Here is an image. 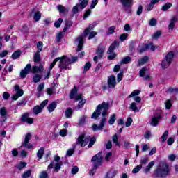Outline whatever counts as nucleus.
<instances>
[{
    "label": "nucleus",
    "instance_id": "nucleus-8",
    "mask_svg": "<svg viewBox=\"0 0 178 178\" xmlns=\"http://www.w3.org/2000/svg\"><path fill=\"white\" fill-rule=\"evenodd\" d=\"M117 47H119V42L117 41H114L110 46L107 51V54H109V60H112V59H115L116 58V54L113 53V51H115V48H116Z\"/></svg>",
    "mask_w": 178,
    "mask_h": 178
},
{
    "label": "nucleus",
    "instance_id": "nucleus-1",
    "mask_svg": "<svg viewBox=\"0 0 178 178\" xmlns=\"http://www.w3.org/2000/svg\"><path fill=\"white\" fill-rule=\"evenodd\" d=\"M78 58L77 57H72V58H69L66 57L65 56H63V57H58L56 59L54 60L52 63L50 64L49 70H52L54 69V67L55 65H56V62L60 60L59 63V67L61 69H67L68 65H72V63H74V62H76Z\"/></svg>",
    "mask_w": 178,
    "mask_h": 178
},
{
    "label": "nucleus",
    "instance_id": "nucleus-16",
    "mask_svg": "<svg viewBox=\"0 0 178 178\" xmlns=\"http://www.w3.org/2000/svg\"><path fill=\"white\" fill-rule=\"evenodd\" d=\"M107 84L108 88H115L116 87V78L114 75L108 76Z\"/></svg>",
    "mask_w": 178,
    "mask_h": 178
},
{
    "label": "nucleus",
    "instance_id": "nucleus-11",
    "mask_svg": "<svg viewBox=\"0 0 178 178\" xmlns=\"http://www.w3.org/2000/svg\"><path fill=\"white\" fill-rule=\"evenodd\" d=\"M30 138H31V134L30 133H28L25 136V139L24 142L22 143V147H25L26 148H28V149H33V145H31V143H29L30 141Z\"/></svg>",
    "mask_w": 178,
    "mask_h": 178
},
{
    "label": "nucleus",
    "instance_id": "nucleus-7",
    "mask_svg": "<svg viewBox=\"0 0 178 178\" xmlns=\"http://www.w3.org/2000/svg\"><path fill=\"white\" fill-rule=\"evenodd\" d=\"M173 58H175V54L173 51H170L163 59L161 62L162 69H168V66H170V63L173 62Z\"/></svg>",
    "mask_w": 178,
    "mask_h": 178
},
{
    "label": "nucleus",
    "instance_id": "nucleus-15",
    "mask_svg": "<svg viewBox=\"0 0 178 178\" xmlns=\"http://www.w3.org/2000/svg\"><path fill=\"white\" fill-rule=\"evenodd\" d=\"M60 157L59 156H54V162H56L54 165V172H59L60 170V168L62 167L63 163L60 161Z\"/></svg>",
    "mask_w": 178,
    "mask_h": 178
},
{
    "label": "nucleus",
    "instance_id": "nucleus-50",
    "mask_svg": "<svg viewBox=\"0 0 178 178\" xmlns=\"http://www.w3.org/2000/svg\"><path fill=\"white\" fill-rule=\"evenodd\" d=\"M63 22V19L59 18L58 20H57L54 23V26L56 27V29H59V27H60V24H62Z\"/></svg>",
    "mask_w": 178,
    "mask_h": 178
},
{
    "label": "nucleus",
    "instance_id": "nucleus-29",
    "mask_svg": "<svg viewBox=\"0 0 178 178\" xmlns=\"http://www.w3.org/2000/svg\"><path fill=\"white\" fill-rule=\"evenodd\" d=\"M129 108L134 112H140V109H141V107H137V104H136V102H132Z\"/></svg>",
    "mask_w": 178,
    "mask_h": 178
},
{
    "label": "nucleus",
    "instance_id": "nucleus-40",
    "mask_svg": "<svg viewBox=\"0 0 178 178\" xmlns=\"http://www.w3.org/2000/svg\"><path fill=\"white\" fill-rule=\"evenodd\" d=\"M161 35H162V32L161 31H157L152 35V38L153 40H158Z\"/></svg>",
    "mask_w": 178,
    "mask_h": 178
},
{
    "label": "nucleus",
    "instance_id": "nucleus-5",
    "mask_svg": "<svg viewBox=\"0 0 178 178\" xmlns=\"http://www.w3.org/2000/svg\"><path fill=\"white\" fill-rule=\"evenodd\" d=\"M102 153L99 152L95 154L92 158L91 161L93 163V168L90 171L89 175L90 176H94V173H95V170L99 168V166L102 165V162L104 161V157H102Z\"/></svg>",
    "mask_w": 178,
    "mask_h": 178
},
{
    "label": "nucleus",
    "instance_id": "nucleus-13",
    "mask_svg": "<svg viewBox=\"0 0 178 178\" xmlns=\"http://www.w3.org/2000/svg\"><path fill=\"white\" fill-rule=\"evenodd\" d=\"M76 94H77V87L74 86V88L71 90V92L70 94V99H73L75 98V101H80L83 95L79 94L76 97Z\"/></svg>",
    "mask_w": 178,
    "mask_h": 178
},
{
    "label": "nucleus",
    "instance_id": "nucleus-57",
    "mask_svg": "<svg viewBox=\"0 0 178 178\" xmlns=\"http://www.w3.org/2000/svg\"><path fill=\"white\" fill-rule=\"evenodd\" d=\"M37 48H38L37 52L40 53L41 52V51H42V42L40 41L38 42Z\"/></svg>",
    "mask_w": 178,
    "mask_h": 178
},
{
    "label": "nucleus",
    "instance_id": "nucleus-39",
    "mask_svg": "<svg viewBox=\"0 0 178 178\" xmlns=\"http://www.w3.org/2000/svg\"><path fill=\"white\" fill-rule=\"evenodd\" d=\"M169 136V131H165L163 134L161 136L162 143H165L168 140V137Z\"/></svg>",
    "mask_w": 178,
    "mask_h": 178
},
{
    "label": "nucleus",
    "instance_id": "nucleus-23",
    "mask_svg": "<svg viewBox=\"0 0 178 178\" xmlns=\"http://www.w3.org/2000/svg\"><path fill=\"white\" fill-rule=\"evenodd\" d=\"M123 8H130L133 5L134 0H120Z\"/></svg>",
    "mask_w": 178,
    "mask_h": 178
},
{
    "label": "nucleus",
    "instance_id": "nucleus-3",
    "mask_svg": "<svg viewBox=\"0 0 178 178\" xmlns=\"http://www.w3.org/2000/svg\"><path fill=\"white\" fill-rule=\"evenodd\" d=\"M109 108H111V103L103 102L97 106L96 110L91 115V119H97L99 118L101 112L102 116H106L108 115V110Z\"/></svg>",
    "mask_w": 178,
    "mask_h": 178
},
{
    "label": "nucleus",
    "instance_id": "nucleus-51",
    "mask_svg": "<svg viewBox=\"0 0 178 178\" xmlns=\"http://www.w3.org/2000/svg\"><path fill=\"white\" fill-rule=\"evenodd\" d=\"M27 163L26 162H20L17 165V169L19 170H22V169H24V168H26Z\"/></svg>",
    "mask_w": 178,
    "mask_h": 178
},
{
    "label": "nucleus",
    "instance_id": "nucleus-41",
    "mask_svg": "<svg viewBox=\"0 0 178 178\" xmlns=\"http://www.w3.org/2000/svg\"><path fill=\"white\" fill-rule=\"evenodd\" d=\"M40 60H41V56L40 55V53L37 51V53L34 55L33 61L38 63Z\"/></svg>",
    "mask_w": 178,
    "mask_h": 178
},
{
    "label": "nucleus",
    "instance_id": "nucleus-64",
    "mask_svg": "<svg viewBox=\"0 0 178 178\" xmlns=\"http://www.w3.org/2000/svg\"><path fill=\"white\" fill-rule=\"evenodd\" d=\"M84 104H86V99H82L78 104L79 108H83L84 106Z\"/></svg>",
    "mask_w": 178,
    "mask_h": 178
},
{
    "label": "nucleus",
    "instance_id": "nucleus-36",
    "mask_svg": "<svg viewBox=\"0 0 178 178\" xmlns=\"http://www.w3.org/2000/svg\"><path fill=\"white\" fill-rule=\"evenodd\" d=\"M94 27H95V24H90L88 28H87L84 32H83V34L84 35H87L90 31H91V30H93L94 29Z\"/></svg>",
    "mask_w": 178,
    "mask_h": 178
},
{
    "label": "nucleus",
    "instance_id": "nucleus-22",
    "mask_svg": "<svg viewBox=\"0 0 178 178\" xmlns=\"http://www.w3.org/2000/svg\"><path fill=\"white\" fill-rule=\"evenodd\" d=\"M178 20V16L175 15L172 17L170 24L168 25L169 30H173L175 29V24H176V22Z\"/></svg>",
    "mask_w": 178,
    "mask_h": 178
},
{
    "label": "nucleus",
    "instance_id": "nucleus-10",
    "mask_svg": "<svg viewBox=\"0 0 178 178\" xmlns=\"http://www.w3.org/2000/svg\"><path fill=\"white\" fill-rule=\"evenodd\" d=\"M47 105H48V99H46V100L43 101L40 104V105L35 106L33 108V113H35V115H38V113H41L42 112V109H44V108H45V106H47Z\"/></svg>",
    "mask_w": 178,
    "mask_h": 178
},
{
    "label": "nucleus",
    "instance_id": "nucleus-24",
    "mask_svg": "<svg viewBox=\"0 0 178 178\" xmlns=\"http://www.w3.org/2000/svg\"><path fill=\"white\" fill-rule=\"evenodd\" d=\"M155 165V161H152L149 163V164L144 168H143V172L145 174L149 173L150 172L151 168Z\"/></svg>",
    "mask_w": 178,
    "mask_h": 178
},
{
    "label": "nucleus",
    "instance_id": "nucleus-38",
    "mask_svg": "<svg viewBox=\"0 0 178 178\" xmlns=\"http://www.w3.org/2000/svg\"><path fill=\"white\" fill-rule=\"evenodd\" d=\"M22 54V51H15L12 56H11V58L12 59H17V58H19L20 57V55Z\"/></svg>",
    "mask_w": 178,
    "mask_h": 178
},
{
    "label": "nucleus",
    "instance_id": "nucleus-20",
    "mask_svg": "<svg viewBox=\"0 0 178 178\" xmlns=\"http://www.w3.org/2000/svg\"><path fill=\"white\" fill-rule=\"evenodd\" d=\"M0 115L3 122L8 119V110L6 109V107H1L0 108Z\"/></svg>",
    "mask_w": 178,
    "mask_h": 178
},
{
    "label": "nucleus",
    "instance_id": "nucleus-17",
    "mask_svg": "<svg viewBox=\"0 0 178 178\" xmlns=\"http://www.w3.org/2000/svg\"><path fill=\"white\" fill-rule=\"evenodd\" d=\"M162 116L157 115L152 118V120L149 121V124L153 126V127H156L159 123V120H161Z\"/></svg>",
    "mask_w": 178,
    "mask_h": 178
},
{
    "label": "nucleus",
    "instance_id": "nucleus-19",
    "mask_svg": "<svg viewBox=\"0 0 178 178\" xmlns=\"http://www.w3.org/2000/svg\"><path fill=\"white\" fill-rule=\"evenodd\" d=\"M147 74V68L145 67H143L139 72V76L143 77L144 80H149L151 76Z\"/></svg>",
    "mask_w": 178,
    "mask_h": 178
},
{
    "label": "nucleus",
    "instance_id": "nucleus-43",
    "mask_svg": "<svg viewBox=\"0 0 178 178\" xmlns=\"http://www.w3.org/2000/svg\"><path fill=\"white\" fill-rule=\"evenodd\" d=\"M62 38H63V32H59L56 35L57 42H60Z\"/></svg>",
    "mask_w": 178,
    "mask_h": 178
},
{
    "label": "nucleus",
    "instance_id": "nucleus-59",
    "mask_svg": "<svg viewBox=\"0 0 178 178\" xmlns=\"http://www.w3.org/2000/svg\"><path fill=\"white\" fill-rule=\"evenodd\" d=\"M60 136H61V137H66V136H67V130L61 129L60 131Z\"/></svg>",
    "mask_w": 178,
    "mask_h": 178
},
{
    "label": "nucleus",
    "instance_id": "nucleus-42",
    "mask_svg": "<svg viewBox=\"0 0 178 178\" xmlns=\"http://www.w3.org/2000/svg\"><path fill=\"white\" fill-rule=\"evenodd\" d=\"M70 27H72V21L67 19L65 20V25L63 29V31H66Z\"/></svg>",
    "mask_w": 178,
    "mask_h": 178
},
{
    "label": "nucleus",
    "instance_id": "nucleus-45",
    "mask_svg": "<svg viewBox=\"0 0 178 178\" xmlns=\"http://www.w3.org/2000/svg\"><path fill=\"white\" fill-rule=\"evenodd\" d=\"M141 169H143V165H138L133 169L132 173L133 174L138 173V172H140Z\"/></svg>",
    "mask_w": 178,
    "mask_h": 178
},
{
    "label": "nucleus",
    "instance_id": "nucleus-25",
    "mask_svg": "<svg viewBox=\"0 0 178 178\" xmlns=\"http://www.w3.org/2000/svg\"><path fill=\"white\" fill-rule=\"evenodd\" d=\"M57 9L60 12V13H63V15H66L69 13V8H65L62 5L58 6Z\"/></svg>",
    "mask_w": 178,
    "mask_h": 178
},
{
    "label": "nucleus",
    "instance_id": "nucleus-28",
    "mask_svg": "<svg viewBox=\"0 0 178 178\" xmlns=\"http://www.w3.org/2000/svg\"><path fill=\"white\" fill-rule=\"evenodd\" d=\"M44 152H45L44 147H40L36 154L38 161H40V159H42V156H44Z\"/></svg>",
    "mask_w": 178,
    "mask_h": 178
},
{
    "label": "nucleus",
    "instance_id": "nucleus-53",
    "mask_svg": "<svg viewBox=\"0 0 178 178\" xmlns=\"http://www.w3.org/2000/svg\"><path fill=\"white\" fill-rule=\"evenodd\" d=\"M113 143L115 144V145L119 146V139L118 138V135L115 134L113 136Z\"/></svg>",
    "mask_w": 178,
    "mask_h": 178
},
{
    "label": "nucleus",
    "instance_id": "nucleus-61",
    "mask_svg": "<svg viewBox=\"0 0 178 178\" xmlns=\"http://www.w3.org/2000/svg\"><path fill=\"white\" fill-rule=\"evenodd\" d=\"M141 13H143V6L140 5L138 7V10L136 11V15H138V16H140L141 15Z\"/></svg>",
    "mask_w": 178,
    "mask_h": 178
},
{
    "label": "nucleus",
    "instance_id": "nucleus-48",
    "mask_svg": "<svg viewBox=\"0 0 178 178\" xmlns=\"http://www.w3.org/2000/svg\"><path fill=\"white\" fill-rule=\"evenodd\" d=\"M33 19L34 20H35V22L40 21V19H41V13L36 12L34 15Z\"/></svg>",
    "mask_w": 178,
    "mask_h": 178
},
{
    "label": "nucleus",
    "instance_id": "nucleus-46",
    "mask_svg": "<svg viewBox=\"0 0 178 178\" xmlns=\"http://www.w3.org/2000/svg\"><path fill=\"white\" fill-rule=\"evenodd\" d=\"M141 92V90H134L129 96V98H133V97H136V95H138Z\"/></svg>",
    "mask_w": 178,
    "mask_h": 178
},
{
    "label": "nucleus",
    "instance_id": "nucleus-54",
    "mask_svg": "<svg viewBox=\"0 0 178 178\" xmlns=\"http://www.w3.org/2000/svg\"><path fill=\"white\" fill-rule=\"evenodd\" d=\"M29 119V113H25L23 114L21 117V121L22 122H26V120Z\"/></svg>",
    "mask_w": 178,
    "mask_h": 178
},
{
    "label": "nucleus",
    "instance_id": "nucleus-2",
    "mask_svg": "<svg viewBox=\"0 0 178 178\" xmlns=\"http://www.w3.org/2000/svg\"><path fill=\"white\" fill-rule=\"evenodd\" d=\"M97 140L91 136L87 135L86 132H83L76 139V145H81V147H86L87 144H89L88 145V148H91L94 144H95V142Z\"/></svg>",
    "mask_w": 178,
    "mask_h": 178
},
{
    "label": "nucleus",
    "instance_id": "nucleus-49",
    "mask_svg": "<svg viewBox=\"0 0 178 178\" xmlns=\"http://www.w3.org/2000/svg\"><path fill=\"white\" fill-rule=\"evenodd\" d=\"M30 176H31V170H28L27 171L24 172V174L22 175V178H29V177H30Z\"/></svg>",
    "mask_w": 178,
    "mask_h": 178
},
{
    "label": "nucleus",
    "instance_id": "nucleus-62",
    "mask_svg": "<svg viewBox=\"0 0 178 178\" xmlns=\"http://www.w3.org/2000/svg\"><path fill=\"white\" fill-rule=\"evenodd\" d=\"M165 105L167 109H170V108H172V103L170 102V100H167Z\"/></svg>",
    "mask_w": 178,
    "mask_h": 178
},
{
    "label": "nucleus",
    "instance_id": "nucleus-12",
    "mask_svg": "<svg viewBox=\"0 0 178 178\" xmlns=\"http://www.w3.org/2000/svg\"><path fill=\"white\" fill-rule=\"evenodd\" d=\"M105 51V47H98L96 51V54L93 58V60L95 63H98V59H101L104 56V52Z\"/></svg>",
    "mask_w": 178,
    "mask_h": 178
},
{
    "label": "nucleus",
    "instance_id": "nucleus-63",
    "mask_svg": "<svg viewBox=\"0 0 178 178\" xmlns=\"http://www.w3.org/2000/svg\"><path fill=\"white\" fill-rule=\"evenodd\" d=\"M129 35L127 33H123L120 36V40L123 42L124 41V40H126L127 38V36Z\"/></svg>",
    "mask_w": 178,
    "mask_h": 178
},
{
    "label": "nucleus",
    "instance_id": "nucleus-14",
    "mask_svg": "<svg viewBox=\"0 0 178 178\" xmlns=\"http://www.w3.org/2000/svg\"><path fill=\"white\" fill-rule=\"evenodd\" d=\"M105 123H106V118L104 117L100 120V124L98 126L97 124H94L92 127L93 131H98V130H102L104 129V126H105Z\"/></svg>",
    "mask_w": 178,
    "mask_h": 178
},
{
    "label": "nucleus",
    "instance_id": "nucleus-56",
    "mask_svg": "<svg viewBox=\"0 0 178 178\" xmlns=\"http://www.w3.org/2000/svg\"><path fill=\"white\" fill-rule=\"evenodd\" d=\"M133 123V118H129L125 123L126 127H130L131 126V124Z\"/></svg>",
    "mask_w": 178,
    "mask_h": 178
},
{
    "label": "nucleus",
    "instance_id": "nucleus-27",
    "mask_svg": "<svg viewBox=\"0 0 178 178\" xmlns=\"http://www.w3.org/2000/svg\"><path fill=\"white\" fill-rule=\"evenodd\" d=\"M23 94H24L23 89H20L19 90H17L16 95H13L12 98L14 101H16L19 97H23Z\"/></svg>",
    "mask_w": 178,
    "mask_h": 178
},
{
    "label": "nucleus",
    "instance_id": "nucleus-47",
    "mask_svg": "<svg viewBox=\"0 0 178 178\" xmlns=\"http://www.w3.org/2000/svg\"><path fill=\"white\" fill-rule=\"evenodd\" d=\"M33 80L34 83H38L41 80V75L35 74V76L33 77Z\"/></svg>",
    "mask_w": 178,
    "mask_h": 178
},
{
    "label": "nucleus",
    "instance_id": "nucleus-21",
    "mask_svg": "<svg viewBox=\"0 0 178 178\" xmlns=\"http://www.w3.org/2000/svg\"><path fill=\"white\" fill-rule=\"evenodd\" d=\"M151 49V51H155V49H158V46L154 45V43H149L145 46V49H142L140 50V53L144 52V51H147V49Z\"/></svg>",
    "mask_w": 178,
    "mask_h": 178
},
{
    "label": "nucleus",
    "instance_id": "nucleus-34",
    "mask_svg": "<svg viewBox=\"0 0 178 178\" xmlns=\"http://www.w3.org/2000/svg\"><path fill=\"white\" fill-rule=\"evenodd\" d=\"M130 62H131V57L127 56L121 60V64L127 65V63H130Z\"/></svg>",
    "mask_w": 178,
    "mask_h": 178
},
{
    "label": "nucleus",
    "instance_id": "nucleus-44",
    "mask_svg": "<svg viewBox=\"0 0 178 178\" xmlns=\"http://www.w3.org/2000/svg\"><path fill=\"white\" fill-rule=\"evenodd\" d=\"M74 149H76V146L74 145L72 149H70L67 151L66 156H72L73 154H74Z\"/></svg>",
    "mask_w": 178,
    "mask_h": 178
},
{
    "label": "nucleus",
    "instance_id": "nucleus-52",
    "mask_svg": "<svg viewBox=\"0 0 178 178\" xmlns=\"http://www.w3.org/2000/svg\"><path fill=\"white\" fill-rule=\"evenodd\" d=\"M156 24L157 21L156 19L155 18H152L149 22V26H151L152 27L156 26Z\"/></svg>",
    "mask_w": 178,
    "mask_h": 178
},
{
    "label": "nucleus",
    "instance_id": "nucleus-55",
    "mask_svg": "<svg viewBox=\"0 0 178 178\" xmlns=\"http://www.w3.org/2000/svg\"><path fill=\"white\" fill-rule=\"evenodd\" d=\"M91 67V63L88 62L83 67L84 72H88L90 70V68Z\"/></svg>",
    "mask_w": 178,
    "mask_h": 178
},
{
    "label": "nucleus",
    "instance_id": "nucleus-4",
    "mask_svg": "<svg viewBox=\"0 0 178 178\" xmlns=\"http://www.w3.org/2000/svg\"><path fill=\"white\" fill-rule=\"evenodd\" d=\"M42 70H44V66L42 65H40L39 67L33 66L31 68V64H27L24 69L21 70L20 76L22 79H26V76H27L30 72L35 74V73H40V72H42Z\"/></svg>",
    "mask_w": 178,
    "mask_h": 178
},
{
    "label": "nucleus",
    "instance_id": "nucleus-9",
    "mask_svg": "<svg viewBox=\"0 0 178 178\" xmlns=\"http://www.w3.org/2000/svg\"><path fill=\"white\" fill-rule=\"evenodd\" d=\"M88 5V0H82V1L80 3H77L75 6L72 8V12L74 15L76 13H79V8L80 9L83 10L86 6Z\"/></svg>",
    "mask_w": 178,
    "mask_h": 178
},
{
    "label": "nucleus",
    "instance_id": "nucleus-60",
    "mask_svg": "<svg viewBox=\"0 0 178 178\" xmlns=\"http://www.w3.org/2000/svg\"><path fill=\"white\" fill-rule=\"evenodd\" d=\"M115 33V26H111L108 28V31L107 33L108 35H111V34H113Z\"/></svg>",
    "mask_w": 178,
    "mask_h": 178
},
{
    "label": "nucleus",
    "instance_id": "nucleus-26",
    "mask_svg": "<svg viewBox=\"0 0 178 178\" xmlns=\"http://www.w3.org/2000/svg\"><path fill=\"white\" fill-rule=\"evenodd\" d=\"M159 2V0H152L150 1V3L147 6V12H150V10L154 9V6L156 5V3H158Z\"/></svg>",
    "mask_w": 178,
    "mask_h": 178
},
{
    "label": "nucleus",
    "instance_id": "nucleus-31",
    "mask_svg": "<svg viewBox=\"0 0 178 178\" xmlns=\"http://www.w3.org/2000/svg\"><path fill=\"white\" fill-rule=\"evenodd\" d=\"M115 122H116V114H113L110 116L108 124L112 126L115 124Z\"/></svg>",
    "mask_w": 178,
    "mask_h": 178
},
{
    "label": "nucleus",
    "instance_id": "nucleus-33",
    "mask_svg": "<svg viewBox=\"0 0 178 178\" xmlns=\"http://www.w3.org/2000/svg\"><path fill=\"white\" fill-rule=\"evenodd\" d=\"M149 161V158L148 156L142 157L140 159V165H141V166H143V165H147V163H148Z\"/></svg>",
    "mask_w": 178,
    "mask_h": 178
},
{
    "label": "nucleus",
    "instance_id": "nucleus-30",
    "mask_svg": "<svg viewBox=\"0 0 178 178\" xmlns=\"http://www.w3.org/2000/svg\"><path fill=\"white\" fill-rule=\"evenodd\" d=\"M56 108V102H53L51 104H49L47 106V109L49 112H54L55 111V108Z\"/></svg>",
    "mask_w": 178,
    "mask_h": 178
},
{
    "label": "nucleus",
    "instance_id": "nucleus-6",
    "mask_svg": "<svg viewBox=\"0 0 178 178\" xmlns=\"http://www.w3.org/2000/svg\"><path fill=\"white\" fill-rule=\"evenodd\" d=\"M156 177H166L169 175V166L166 163H163L162 166L156 170Z\"/></svg>",
    "mask_w": 178,
    "mask_h": 178
},
{
    "label": "nucleus",
    "instance_id": "nucleus-18",
    "mask_svg": "<svg viewBox=\"0 0 178 178\" xmlns=\"http://www.w3.org/2000/svg\"><path fill=\"white\" fill-rule=\"evenodd\" d=\"M83 41H84V38L83 36H79L76 38L75 40V44H76L77 46V49L76 51H81L83 49Z\"/></svg>",
    "mask_w": 178,
    "mask_h": 178
},
{
    "label": "nucleus",
    "instance_id": "nucleus-35",
    "mask_svg": "<svg viewBox=\"0 0 178 178\" xmlns=\"http://www.w3.org/2000/svg\"><path fill=\"white\" fill-rule=\"evenodd\" d=\"M170 8H172V3H167L163 6L161 10H163V12H166V10H169Z\"/></svg>",
    "mask_w": 178,
    "mask_h": 178
},
{
    "label": "nucleus",
    "instance_id": "nucleus-37",
    "mask_svg": "<svg viewBox=\"0 0 178 178\" xmlns=\"http://www.w3.org/2000/svg\"><path fill=\"white\" fill-rule=\"evenodd\" d=\"M72 115H73V110H72L71 108H67L66 111H65L66 118H72Z\"/></svg>",
    "mask_w": 178,
    "mask_h": 178
},
{
    "label": "nucleus",
    "instance_id": "nucleus-58",
    "mask_svg": "<svg viewBox=\"0 0 178 178\" xmlns=\"http://www.w3.org/2000/svg\"><path fill=\"white\" fill-rule=\"evenodd\" d=\"M39 178H48V173L46 171L41 172Z\"/></svg>",
    "mask_w": 178,
    "mask_h": 178
},
{
    "label": "nucleus",
    "instance_id": "nucleus-32",
    "mask_svg": "<svg viewBox=\"0 0 178 178\" xmlns=\"http://www.w3.org/2000/svg\"><path fill=\"white\" fill-rule=\"evenodd\" d=\"M148 62V57L144 56L142 58H140L138 61V65H145Z\"/></svg>",
    "mask_w": 178,
    "mask_h": 178
}]
</instances>
